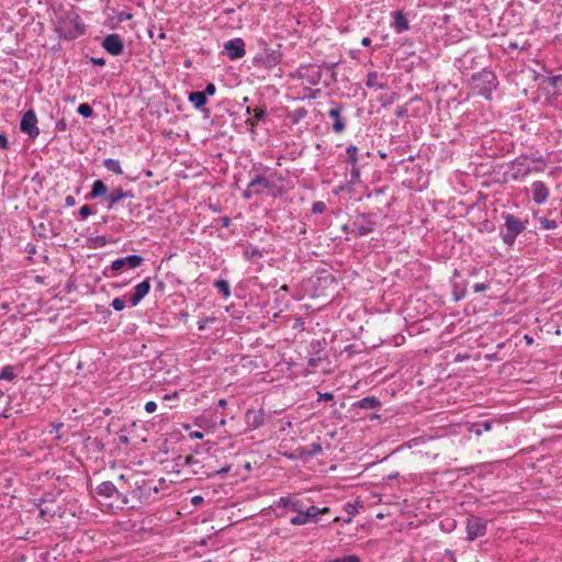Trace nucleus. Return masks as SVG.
Masks as SVG:
<instances>
[{
	"label": "nucleus",
	"instance_id": "nucleus-9",
	"mask_svg": "<svg viewBox=\"0 0 562 562\" xmlns=\"http://www.w3.org/2000/svg\"><path fill=\"white\" fill-rule=\"evenodd\" d=\"M487 521L477 516H471L467 521V539L473 541L486 533Z\"/></svg>",
	"mask_w": 562,
	"mask_h": 562
},
{
	"label": "nucleus",
	"instance_id": "nucleus-57",
	"mask_svg": "<svg viewBox=\"0 0 562 562\" xmlns=\"http://www.w3.org/2000/svg\"><path fill=\"white\" fill-rule=\"evenodd\" d=\"M203 502V497L200 495L193 496L191 503L193 505H200Z\"/></svg>",
	"mask_w": 562,
	"mask_h": 562
},
{
	"label": "nucleus",
	"instance_id": "nucleus-11",
	"mask_svg": "<svg viewBox=\"0 0 562 562\" xmlns=\"http://www.w3.org/2000/svg\"><path fill=\"white\" fill-rule=\"evenodd\" d=\"M94 491L97 495L102 496L104 498H116L120 499L122 504L127 503L126 496L120 493L116 486L110 481H104L100 483Z\"/></svg>",
	"mask_w": 562,
	"mask_h": 562
},
{
	"label": "nucleus",
	"instance_id": "nucleus-24",
	"mask_svg": "<svg viewBox=\"0 0 562 562\" xmlns=\"http://www.w3.org/2000/svg\"><path fill=\"white\" fill-rule=\"evenodd\" d=\"M346 162L347 165L351 167H360V156H359V148L356 145H349L346 148Z\"/></svg>",
	"mask_w": 562,
	"mask_h": 562
},
{
	"label": "nucleus",
	"instance_id": "nucleus-30",
	"mask_svg": "<svg viewBox=\"0 0 562 562\" xmlns=\"http://www.w3.org/2000/svg\"><path fill=\"white\" fill-rule=\"evenodd\" d=\"M307 116V110L305 108H296L290 113L292 124H299L302 120Z\"/></svg>",
	"mask_w": 562,
	"mask_h": 562
},
{
	"label": "nucleus",
	"instance_id": "nucleus-14",
	"mask_svg": "<svg viewBox=\"0 0 562 562\" xmlns=\"http://www.w3.org/2000/svg\"><path fill=\"white\" fill-rule=\"evenodd\" d=\"M532 201L537 205L544 204L550 195L549 187L540 180L533 181L530 187Z\"/></svg>",
	"mask_w": 562,
	"mask_h": 562
},
{
	"label": "nucleus",
	"instance_id": "nucleus-60",
	"mask_svg": "<svg viewBox=\"0 0 562 562\" xmlns=\"http://www.w3.org/2000/svg\"><path fill=\"white\" fill-rule=\"evenodd\" d=\"M371 44V40L370 37H363L362 41H361V45L364 46V47H368L370 46Z\"/></svg>",
	"mask_w": 562,
	"mask_h": 562
},
{
	"label": "nucleus",
	"instance_id": "nucleus-53",
	"mask_svg": "<svg viewBox=\"0 0 562 562\" xmlns=\"http://www.w3.org/2000/svg\"><path fill=\"white\" fill-rule=\"evenodd\" d=\"M334 395L331 393H319L318 394V401H333Z\"/></svg>",
	"mask_w": 562,
	"mask_h": 562
},
{
	"label": "nucleus",
	"instance_id": "nucleus-15",
	"mask_svg": "<svg viewBox=\"0 0 562 562\" xmlns=\"http://www.w3.org/2000/svg\"><path fill=\"white\" fill-rule=\"evenodd\" d=\"M134 193L132 190H124L122 187L114 188L110 193L105 195L106 209H113L119 202L124 199H133Z\"/></svg>",
	"mask_w": 562,
	"mask_h": 562
},
{
	"label": "nucleus",
	"instance_id": "nucleus-19",
	"mask_svg": "<svg viewBox=\"0 0 562 562\" xmlns=\"http://www.w3.org/2000/svg\"><path fill=\"white\" fill-rule=\"evenodd\" d=\"M344 108L341 105L333 108L328 112V116L333 120L331 128L336 134H340L346 128V122L341 116Z\"/></svg>",
	"mask_w": 562,
	"mask_h": 562
},
{
	"label": "nucleus",
	"instance_id": "nucleus-23",
	"mask_svg": "<svg viewBox=\"0 0 562 562\" xmlns=\"http://www.w3.org/2000/svg\"><path fill=\"white\" fill-rule=\"evenodd\" d=\"M379 78H380V75L378 72L370 71L367 75L366 87L370 88V89L374 88V89H379V90L387 89V83L385 81L379 80Z\"/></svg>",
	"mask_w": 562,
	"mask_h": 562
},
{
	"label": "nucleus",
	"instance_id": "nucleus-7",
	"mask_svg": "<svg viewBox=\"0 0 562 562\" xmlns=\"http://www.w3.org/2000/svg\"><path fill=\"white\" fill-rule=\"evenodd\" d=\"M328 512H329L328 507L319 508L315 505H310L308 509H306L302 513H297L295 516H293L290 519V524L293 526H303V525L310 524L312 521H316V518L318 515L325 514Z\"/></svg>",
	"mask_w": 562,
	"mask_h": 562
},
{
	"label": "nucleus",
	"instance_id": "nucleus-20",
	"mask_svg": "<svg viewBox=\"0 0 562 562\" xmlns=\"http://www.w3.org/2000/svg\"><path fill=\"white\" fill-rule=\"evenodd\" d=\"M246 114L254 115L252 117L246 120V124H248L249 126H257L258 122H265L268 116L266 106H257L254 109L248 106L246 109Z\"/></svg>",
	"mask_w": 562,
	"mask_h": 562
},
{
	"label": "nucleus",
	"instance_id": "nucleus-28",
	"mask_svg": "<svg viewBox=\"0 0 562 562\" xmlns=\"http://www.w3.org/2000/svg\"><path fill=\"white\" fill-rule=\"evenodd\" d=\"M213 285L222 294L224 299H228L231 296V286L228 281L224 279H218L214 281Z\"/></svg>",
	"mask_w": 562,
	"mask_h": 562
},
{
	"label": "nucleus",
	"instance_id": "nucleus-61",
	"mask_svg": "<svg viewBox=\"0 0 562 562\" xmlns=\"http://www.w3.org/2000/svg\"><path fill=\"white\" fill-rule=\"evenodd\" d=\"M217 405L222 408L227 406V401L225 398H220Z\"/></svg>",
	"mask_w": 562,
	"mask_h": 562
},
{
	"label": "nucleus",
	"instance_id": "nucleus-42",
	"mask_svg": "<svg viewBox=\"0 0 562 562\" xmlns=\"http://www.w3.org/2000/svg\"><path fill=\"white\" fill-rule=\"evenodd\" d=\"M216 321H217L216 317H212V316L200 319L198 322V330L203 331L207 327V325L213 324Z\"/></svg>",
	"mask_w": 562,
	"mask_h": 562
},
{
	"label": "nucleus",
	"instance_id": "nucleus-18",
	"mask_svg": "<svg viewBox=\"0 0 562 562\" xmlns=\"http://www.w3.org/2000/svg\"><path fill=\"white\" fill-rule=\"evenodd\" d=\"M323 71L318 66H308L301 70V77L308 85L316 86L322 80Z\"/></svg>",
	"mask_w": 562,
	"mask_h": 562
},
{
	"label": "nucleus",
	"instance_id": "nucleus-41",
	"mask_svg": "<svg viewBox=\"0 0 562 562\" xmlns=\"http://www.w3.org/2000/svg\"><path fill=\"white\" fill-rule=\"evenodd\" d=\"M254 196H259V195H258V190H256V188L251 187V180H250L246 190L243 192V198L245 200H250Z\"/></svg>",
	"mask_w": 562,
	"mask_h": 562
},
{
	"label": "nucleus",
	"instance_id": "nucleus-27",
	"mask_svg": "<svg viewBox=\"0 0 562 562\" xmlns=\"http://www.w3.org/2000/svg\"><path fill=\"white\" fill-rule=\"evenodd\" d=\"M263 257L262 250H260L258 247H247L244 250V258L246 260L257 262Z\"/></svg>",
	"mask_w": 562,
	"mask_h": 562
},
{
	"label": "nucleus",
	"instance_id": "nucleus-13",
	"mask_svg": "<svg viewBox=\"0 0 562 562\" xmlns=\"http://www.w3.org/2000/svg\"><path fill=\"white\" fill-rule=\"evenodd\" d=\"M224 49L232 60L240 59L245 56V42L240 37H236L224 43Z\"/></svg>",
	"mask_w": 562,
	"mask_h": 562
},
{
	"label": "nucleus",
	"instance_id": "nucleus-51",
	"mask_svg": "<svg viewBox=\"0 0 562 562\" xmlns=\"http://www.w3.org/2000/svg\"><path fill=\"white\" fill-rule=\"evenodd\" d=\"M453 294H454V300H456V301H460V300H462V299L465 296V290H464V289H462V290H460V291H459V290L457 289V285H454V292H453Z\"/></svg>",
	"mask_w": 562,
	"mask_h": 562
},
{
	"label": "nucleus",
	"instance_id": "nucleus-17",
	"mask_svg": "<svg viewBox=\"0 0 562 562\" xmlns=\"http://www.w3.org/2000/svg\"><path fill=\"white\" fill-rule=\"evenodd\" d=\"M391 27L396 34H402L411 29L406 14L398 10L391 13Z\"/></svg>",
	"mask_w": 562,
	"mask_h": 562
},
{
	"label": "nucleus",
	"instance_id": "nucleus-2",
	"mask_svg": "<svg viewBox=\"0 0 562 562\" xmlns=\"http://www.w3.org/2000/svg\"><path fill=\"white\" fill-rule=\"evenodd\" d=\"M265 171L269 172V175L255 173L254 170L250 171L251 187L258 190V195L265 193L273 198L282 195L284 190L279 183L284 181V177L268 167L265 168Z\"/></svg>",
	"mask_w": 562,
	"mask_h": 562
},
{
	"label": "nucleus",
	"instance_id": "nucleus-25",
	"mask_svg": "<svg viewBox=\"0 0 562 562\" xmlns=\"http://www.w3.org/2000/svg\"><path fill=\"white\" fill-rule=\"evenodd\" d=\"M188 100L195 109H202L207 102L205 93H203L202 91L190 92L188 95Z\"/></svg>",
	"mask_w": 562,
	"mask_h": 562
},
{
	"label": "nucleus",
	"instance_id": "nucleus-21",
	"mask_svg": "<svg viewBox=\"0 0 562 562\" xmlns=\"http://www.w3.org/2000/svg\"><path fill=\"white\" fill-rule=\"evenodd\" d=\"M246 423L249 428L257 429L265 423V414L262 411L248 409L246 413Z\"/></svg>",
	"mask_w": 562,
	"mask_h": 562
},
{
	"label": "nucleus",
	"instance_id": "nucleus-64",
	"mask_svg": "<svg viewBox=\"0 0 562 562\" xmlns=\"http://www.w3.org/2000/svg\"><path fill=\"white\" fill-rule=\"evenodd\" d=\"M319 92H321L319 90H314L313 94L311 95V98H315Z\"/></svg>",
	"mask_w": 562,
	"mask_h": 562
},
{
	"label": "nucleus",
	"instance_id": "nucleus-29",
	"mask_svg": "<svg viewBox=\"0 0 562 562\" xmlns=\"http://www.w3.org/2000/svg\"><path fill=\"white\" fill-rule=\"evenodd\" d=\"M103 166L115 175H122L123 170L121 168L120 161L113 158H106L103 160Z\"/></svg>",
	"mask_w": 562,
	"mask_h": 562
},
{
	"label": "nucleus",
	"instance_id": "nucleus-46",
	"mask_svg": "<svg viewBox=\"0 0 562 562\" xmlns=\"http://www.w3.org/2000/svg\"><path fill=\"white\" fill-rule=\"evenodd\" d=\"M215 91H216L215 85L209 83V85H206L205 90L202 92L205 93V98L207 99V97L213 95L215 93Z\"/></svg>",
	"mask_w": 562,
	"mask_h": 562
},
{
	"label": "nucleus",
	"instance_id": "nucleus-56",
	"mask_svg": "<svg viewBox=\"0 0 562 562\" xmlns=\"http://www.w3.org/2000/svg\"><path fill=\"white\" fill-rule=\"evenodd\" d=\"M406 112H407L406 108L401 105V106H397L395 114L397 117H403L406 115Z\"/></svg>",
	"mask_w": 562,
	"mask_h": 562
},
{
	"label": "nucleus",
	"instance_id": "nucleus-54",
	"mask_svg": "<svg viewBox=\"0 0 562 562\" xmlns=\"http://www.w3.org/2000/svg\"><path fill=\"white\" fill-rule=\"evenodd\" d=\"M90 61L93 64V65H98V66H104L105 65V59L103 57H91L90 58Z\"/></svg>",
	"mask_w": 562,
	"mask_h": 562
},
{
	"label": "nucleus",
	"instance_id": "nucleus-10",
	"mask_svg": "<svg viewBox=\"0 0 562 562\" xmlns=\"http://www.w3.org/2000/svg\"><path fill=\"white\" fill-rule=\"evenodd\" d=\"M20 128L31 138H36L40 135V128L37 126V116L33 109L27 110L23 114L20 122Z\"/></svg>",
	"mask_w": 562,
	"mask_h": 562
},
{
	"label": "nucleus",
	"instance_id": "nucleus-63",
	"mask_svg": "<svg viewBox=\"0 0 562 562\" xmlns=\"http://www.w3.org/2000/svg\"><path fill=\"white\" fill-rule=\"evenodd\" d=\"M308 363H310L311 366H316V360L312 358V359H310Z\"/></svg>",
	"mask_w": 562,
	"mask_h": 562
},
{
	"label": "nucleus",
	"instance_id": "nucleus-58",
	"mask_svg": "<svg viewBox=\"0 0 562 562\" xmlns=\"http://www.w3.org/2000/svg\"><path fill=\"white\" fill-rule=\"evenodd\" d=\"M190 437L192 439H202L204 437V435L201 431H193V432L190 434Z\"/></svg>",
	"mask_w": 562,
	"mask_h": 562
},
{
	"label": "nucleus",
	"instance_id": "nucleus-3",
	"mask_svg": "<svg viewBox=\"0 0 562 562\" xmlns=\"http://www.w3.org/2000/svg\"><path fill=\"white\" fill-rule=\"evenodd\" d=\"M55 31L66 41H74L86 32V25L75 11H68L57 18Z\"/></svg>",
	"mask_w": 562,
	"mask_h": 562
},
{
	"label": "nucleus",
	"instance_id": "nucleus-32",
	"mask_svg": "<svg viewBox=\"0 0 562 562\" xmlns=\"http://www.w3.org/2000/svg\"><path fill=\"white\" fill-rule=\"evenodd\" d=\"M492 429V422L491 420H483L477 423L473 431L476 436H481L483 432L490 431Z\"/></svg>",
	"mask_w": 562,
	"mask_h": 562
},
{
	"label": "nucleus",
	"instance_id": "nucleus-5",
	"mask_svg": "<svg viewBox=\"0 0 562 562\" xmlns=\"http://www.w3.org/2000/svg\"><path fill=\"white\" fill-rule=\"evenodd\" d=\"M505 221V232H501V237L507 246H513L519 234L526 229V222H522L510 213H503Z\"/></svg>",
	"mask_w": 562,
	"mask_h": 562
},
{
	"label": "nucleus",
	"instance_id": "nucleus-48",
	"mask_svg": "<svg viewBox=\"0 0 562 562\" xmlns=\"http://www.w3.org/2000/svg\"><path fill=\"white\" fill-rule=\"evenodd\" d=\"M9 140L4 133H0V149H8Z\"/></svg>",
	"mask_w": 562,
	"mask_h": 562
},
{
	"label": "nucleus",
	"instance_id": "nucleus-26",
	"mask_svg": "<svg viewBox=\"0 0 562 562\" xmlns=\"http://www.w3.org/2000/svg\"><path fill=\"white\" fill-rule=\"evenodd\" d=\"M380 405L381 402L375 396H366L357 402V406L362 409H375Z\"/></svg>",
	"mask_w": 562,
	"mask_h": 562
},
{
	"label": "nucleus",
	"instance_id": "nucleus-49",
	"mask_svg": "<svg viewBox=\"0 0 562 562\" xmlns=\"http://www.w3.org/2000/svg\"><path fill=\"white\" fill-rule=\"evenodd\" d=\"M157 409V404L156 402L154 401H148L146 404H145V411L149 414L156 412Z\"/></svg>",
	"mask_w": 562,
	"mask_h": 562
},
{
	"label": "nucleus",
	"instance_id": "nucleus-6",
	"mask_svg": "<svg viewBox=\"0 0 562 562\" xmlns=\"http://www.w3.org/2000/svg\"><path fill=\"white\" fill-rule=\"evenodd\" d=\"M375 222L372 221L370 215L360 214L352 222L350 233L353 234L355 237H362L372 233L375 229Z\"/></svg>",
	"mask_w": 562,
	"mask_h": 562
},
{
	"label": "nucleus",
	"instance_id": "nucleus-35",
	"mask_svg": "<svg viewBox=\"0 0 562 562\" xmlns=\"http://www.w3.org/2000/svg\"><path fill=\"white\" fill-rule=\"evenodd\" d=\"M310 506H307L305 504V501L302 499V498H297L294 496V501H293V505H292V508L291 510L294 512V513H302L306 509H308Z\"/></svg>",
	"mask_w": 562,
	"mask_h": 562
},
{
	"label": "nucleus",
	"instance_id": "nucleus-52",
	"mask_svg": "<svg viewBox=\"0 0 562 562\" xmlns=\"http://www.w3.org/2000/svg\"><path fill=\"white\" fill-rule=\"evenodd\" d=\"M76 203H77V202H76V199H75L72 195H67V196L65 198V205H66L67 207L75 206V205H76Z\"/></svg>",
	"mask_w": 562,
	"mask_h": 562
},
{
	"label": "nucleus",
	"instance_id": "nucleus-36",
	"mask_svg": "<svg viewBox=\"0 0 562 562\" xmlns=\"http://www.w3.org/2000/svg\"><path fill=\"white\" fill-rule=\"evenodd\" d=\"M77 113L80 114L81 116L88 119V117H91L93 115V110L90 106V104L81 103L77 108Z\"/></svg>",
	"mask_w": 562,
	"mask_h": 562
},
{
	"label": "nucleus",
	"instance_id": "nucleus-33",
	"mask_svg": "<svg viewBox=\"0 0 562 562\" xmlns=\"http://www.w3.org/2000/svg\"><path fill=\"white\" fill-rule=\"evenodd\" d=\"M539 224H540V227L546 231L554 229L559 226V223L555 220H551L548 217H540Z\"/></svg>",
	"mask_w": 562,
	"mask_h": 562
},
{
	"label": "nucleus",
	"instance_id": "nucleus-47",
	"mask_svg": "<svg viewBox=\"0 0 562 562\" xmlns=\"http://www.w3.org/2000/svg\"><path fill=\"white\" fill-rule=\"evenodd\" d=\"M231 471V465H226V467H223L221 468L220 470L213 472L212 474H209V476H214V475H220V476H224L225 474H227L228 472Z\"/></svg>",
	"mask_w": 562,
	"mask_h": 562
},
{
	"label": "nucleus",
	"instance_id": "nucleus-16",
	"mask_svg": "<svg viewBox=\"0 0 562 562\" xmlns=\"http://www.w3.org/2000/svg\"><path fill=\"white\" fill-rule=\"evenodd\" d=\"M150 291V279L146 278L134 286V293L130 297L128 303L131 306H136Z\"/></svg>",
	"mask_w": 562,
	"mask_h": 562
},
{
	"label": "nucleus",
	"instance_id": "nucleus-40",
	"mask_svg": "<svg viewBox=\"0 0 562 562\" xmlns=\"http://www.w3.org/2000/svg\"><path fill=\"white\" fill-rule=\"evenodd\" d=\"M93 212L91 210V206L88 205V204H85L82 205L80 209H79V212H78V218L80 221H83L86 220L88 216L92 215Z\"/></svg>",
	"mask_w": 562,
	"mask_h": 562
},
{
	"label": "nucleus",
	"instance_id": "nucleus-43",
	"mask_svg": "<svg viewBox=\"0 0 562 562\" xmlns=\"http://www.w3.org/2000/svg\"><path fill=\"white\" fill-rule=\"evenodd\" d=\"M326 211V204L323 201H316L312 204L313 214H322Z\"/></svg>",
	"mask_w": 562,
	"mask_h": 562
},
{
	"label": "nucleus",
	"instance_id": "nucleus-8",
	"mask_svg": "<svg viewBox=\"0 0 562 562\" xmlns=\"http://www.w3.org/2000/svg\"><path fill=\"white\" fill-rule=\"evenodd\" d=\"M144 258L139 255H128L117 258L111 262V270L114 272H122L123 270L136 269L142 266Z\"/></svg>",
	"mask_w": 562,
	"mask_h": 562
},
{
	"label": "nucleus",
	"instance_id": "nucleus-62",
	"mask_svg": "<svg viewBox=\"0 0 562 562\" xmlns=\"http://www.w3.org/2000/svg\"><path fill=\"white\" fill-rule=\"evenodd\" d=\"M181 317L187 319L189 317V313L188 312H181Z\"/></svg>",
	"mask_w": 562,
	"mask_h": 562
},
{
	"label": "nucleus",
	"instance_id": "nucleus-55",
	"mask_svg": "<svg viewBox=\"0 0 562 562\" xmlns=\"http://www.w3.org/2000/svg\"><path fill=\"white\" fill-rule=\"evenodd\" d=\"M56 128L60 132H64L66 131L67 128V124H66V121L64 119L59 120L57 123H56Z\"/></svg>",
	"mask_w": 562,
	"mask_h": 562
},
{
	"label": "nucleus",
	"instance_id": "nucleus-37",
	"mask_svg": "<svg viewBox=\"0 0 562 562\" xmlns=\"http://www.w3.org/2000/svg\"><path fill=\"white\" fill-rule=\"evenodd\" d=\"M349 171L350 178L348 180V184L356 186L360 182V167H351Z\"/></svg>",
	"mask_w": 562,
	"mask_h": 562
},
{
	"label": "nucleus",
	"instance_id": "nucleus-39",
	"mask_svg": "<svg viewBox=\"0 0 562 562\" xmlns=\"http://www.w3.org/2000/svg\"><path fill=\"white\" fill-rule=\"evenodd\" d=\"M550 80L554 88V93L562 95V76H553Z\"/></svg>",
	"mask_w": 562,
	"mask_h": 562
},
{
	"label": "nucleus",
	"instance_id": "nucleus-50",
	"mask_svg": "<svg viewBox=\"0 0 562 562\" xmlns=\"http://www.w3.org/2000/svg\"><path fill=\"white\" fill-rule=\"evenodd\" d=\"M490 288L487 283H475L473 290L475 293L486 291Z\"/></svg>",
	"mask_w": 562,
	"mask_h": 562
},
{
	"label": "nucleus",
	"instance_id": "nucleus-59",
	"mask_svg": "<svg viewBox=\"0 0 562 562\" xmlns=\"http://www.w3.org/2000/svg\"><path fill=\"white\" fill-rule=\"evenodd\" d=\"M221 221H222V225H223L224 227H228V226H229V224H231V218H229V217H227V216L222 217V218H221Z\"/></svg>",
	"mask_w": 562,
	"mask_h": 562
},
{
	"label": "nucleus",
	"instance_id": "nucleus-22",
	"mask_svg": "<svg viewBox=\"0 0 562 562\" xmlns=\"http://www.w3.org/2000/svg\"><path fill=\"white\" fill-rule=\"evenodd\" d=\"M108 194V187L102 180H95L91 186V191L86 195V200L104 198Z\"/></svg>",
	"mask_w": 562,
	"mask_h": 562
},
{
	"label": "nucleus",
	"instance_id": "nucleus-38",
	"mask_svg": "<svg viewBox=\"0 0 562 562\" xmlns=\"http://www.w3.org/2000/svg\"><path fill=\"white\" fill-rule=\"evenodd\" d=\"M322 451H323L322 445H321V443H318V442H313V443L308 447V449L306 450L305 454H306L307 457H315V456H317V454L322 453Z\"/></svg>",
	"mask_w": 562,
	"mask_h": 562
},
{
	"label": "nucleus",
	"instance_id": "nucleus-45",
	"mask_svg": "<svg viewBox=\"0 0 562 562\" xmlns=\"http://www.w3.org/2000/svg\"><path fill=\"white\" fill-rule=\"evenodd\" d=\"M330 562H361V561H360V558L358 555L349 554V555L342 557L341 559H336V560L330 561Z\"/></svg>",
	"mask_w": 562,
	"mask_h": 562
},
{
	"label": "nucleus",
	"instance_id": "nucleus-12",
	"mask_svg": "<svg viewBox=\"0 0 562 562\" xmlns=\"http://www.w3.org/2000/svg\"><path fill=\"white\" fill-rule=\"evenodd\" d=\"M101 45L112 56H119L124 50V43L121 36L116 33L106 35Z\"/></svg>",
	"mask_w": 562,
	"mask_h": 562
},
{
	"label": "nucleus",
	"instance_id": "nucleus-44",
	"mask_svg": "<svg viewBox=\"0 0 562 562\" xmlns=\"http://www.w3.org/2000/svg\"><path fill=\"white\" fill-rule=\"evenodd\" d=\"M111 306L117 311V312H121L125 308V301L121 297H115L113 299L112 303H111Z\"/></svg>",
	"mask_w": 562,
	"mask_h": 562
},
{
	"label": "nucleus",
	"instance_id": "nucleus-4",
	"mask_svg": "<svg viewBox=\"0 0 562 562\" xmlns=\"http://www.w3.org/2000/svg\"><path fill=\"white\" fill-rule=\"evenodd\" d=\"M497 77L492 70L483 69L473 74L471 77L472 89L485 99L491 98L492 92L497 88Z\"/></svg>",
	"mask_w": 562,
	"mask_h": 562
},
{
	"label": "nucleus",
	"instance_id": "nucleus-1",
	"mask_svg": "<svg viewBox=\"0 0 562 562\" xmlns=\"http://www.w3.org/2000/svg\"><path fill=\"white\" fill-rule=\"evenodd\" d=\"M547 167V162L542 156L520 155L509 161V178L514 181H524L531 172H542Z\"/></svg>",
	"mask_w": 562,
	"mask_h": 562
},
{
	"label": "nucleus",
	"instance_id": "nucleus-34",
	"mask_svg": "<svg viewBox=\"0 0 562 562\" xmlns=\"http://www.w3.org/2000/svg\"><path fill=\"white\" fill-rule=\"evenodd\" d=\"M294 496H283L280 497L276 503V507H282L291 509L293 505Z\"/></svg>",
	"mask_w": 562,
	"mask_h": 562
},
{
	"label": "nucleus",
	"instance_id": "nucleus-31",
	"mask_svg": "<svg viewBox=\"0 0 562 562\" xmlns=\"http://www.w3.org/2000/svg\"><path fill=\"white\" fill-rule=\"evenodd\" d=\"M16 376V373H15V370H14V367L12 366H4L1 370H0V381L1 380H5V381H13Z\"/></svg>",
	"mask_w": 562,
	"mask_h": 562
}]
</instances>
